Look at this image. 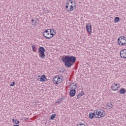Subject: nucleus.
Returning a JSON list of instances; mask_svg holds the SVG:
<instances>
[{"mask_svg":"<svg viewBox=\"0 0 126 126\" xmlns=\"http://www.w3.org/2000/svg\"><path fill=\"white\" fill-rule=\"evenodd\" d=\"M61 61L64 63L66 67H71L73 63L76 62V57L72 56L66 55L63 57Z\"/></svg>","mask_w":126,"mask_h":126,"instance_id":"f257e3e1","label":"nucleus"},{"mask_svg":"<svg viewBox=\"0 0 126 126\" xmlns=\"http://www.w3.org/2000/svg\"><path fill=\"white\" fill-rule=\"evenodd\" d=\"M117 42L119 46H125V45H126V37L124 36H120L118 38Z\"/></svg>","mask_w":126,"mask_h":126,"instance_id":"f03ea898","label":"nucleus"},{"mask_svg":"<svg viewBox=\"0 0 126 126\" xmlns=\"http://www.w3.org/2000/svg\"><path fill=\"white\" fill-rule=\"evenodd\" d=\"M95 113H96L95 117L96 119H101V118L105 117L106 115V112L104 111H100L98 109L95 110Z\"/></svg>","mask_w":126,"mask_h":126,"instance_id":"7ed1b4c3","label":"nucleus"},{"mask_svg":"<svg viewBox=\"0 0 126 126\" xmlns=\"http://www.w3.org/2000/svg\"><path fill=\"white\" fill-rule=\"evenodd\" d=\"M45 52H46V49L43 47H40L38 48L39 56L41 59H45L46 58Z\"/></svg>","mask_w":126,"mask_h":126,"instance_id":"20e7f679","label":"nucleus"},{"mask_svg":"<svg viewBox=\"0 0 126 126\" xmlns=\"http://www.w3.org/2000/svg\"><path fill=\"white\" fill-rule=\"evenodd\" d=\"M86 28L89 34H91V33H92V26L91 23L87 24L86 25Z\"/></svg>","mask_w":126,"mask_h":126,"instance_id":"39448f33","label":"nucleus"},{"mask_svg":"<svg viewBox=\"0 0 126 126\" xmlns=\"http://www.w3.org/2000/svg\"><path fill=\"white\" fill-rule=\"evenodd\" d=\"M122 59H126V49H122L120 53Z\"/></svg>","mask_w":126,"mask_h":126,"instance_id":"423d86ee","label":"nucleus"},{"mask_svg":"<svg viewBox=\"0 0 126 126\" xmlns=\"http://www.w3.org/2000/svg\"><path fill=\"white\" fill-rule=\"evenodd\" d=\"M39 78L37 80L39 81H41V82H44V81H46L47 80V78L46 77V75L43 74L41 75V76H38Z\"/></svg>","mask_w":126,"mask_h":126,"instance_id":"0eeeda50","label":"nucleus"},{"mask_svg":"<svg viewBox=\"0 0 126 126\" xmlns=\"http://www.w3.org/2000/svg\"><path fill=\"white\" fill-rule=\"evenodd\" d=\"M49 31H50V30L47 29V30H45V31L43 32V37L46 38V39H48L50 40V39L53 38V36H49V37H48V36H46V34H45L46 33H49Z\"/></svg>","mask_w":126,"mask_h":126,"instance_id":"6e6552de","label":"nucleus"},{"mask_svg":"<svg viewBox=\"0 0 126 126\" xmlns=\"http://www.w3.org/2000/svg\"><path fill=\"white\" fill-rule=\"evenodd\" d=\"M89 117L91 120H93L94 117L95 118H96V113L95 112V110L94 113L90 112L89 114Z\"/></svg>","mask_w":126,"mask_h":126,"instance_id":"1a4fd4ad","label":"nucleus"},{"mask_svg":"<svg viewBox=\"0 0 126 126\" xmlns=\"http://www.w3.org/2000/svg\"><path fill=\"white\" fill-rule=\"evenodd\" d=\"M76 93V91L74 89H70L69 92V94L71 97H74L75 96V94Z\"/></svg>","mask_w":126,"mask_h":126,"instance_id":"9d476101","label":"nucleus"},{"mask_svg":"<svg viewBox=\"0 0 126 126\" xmlns=\"http://www.w3.org/2000/svg\"><path fill=\"white\" fill-rule=\"evenodd\" d=\"M120 87V86H118V87H117V88H116V86H115V85H112L111 87V88L112 90H113V91H118Z\"/></svg>","mask_w":126,"mask_h":126,"instance_id":"9b49d317","label":"nucleus"},{"mask_svg":"<svg viewBox=\"0 0 126 126\" xmlns=\"http://www.w3.org/2000/svg\"><path fill=\"white\" fill-rule=\"evenodd\" d=\"M59 76H55L53 79V83H54V84H58V78Z\"/></svg>","mask_w":126,"mask_h":126,"instance_id":"f8f14e48","label":"nucleus"},{"mask_svg":"<svg viewBox=\"0 0 126 126\" xmlns=\"http://www.w3.org/2000/svg\"><path fill=\"white\" fill-rule=\"evenodd\" d=\"M84 95V92L83 91L81 92L78 94H77V99H80V97Z\"/></svg>","mask_w":126,"mask_h":126,"instance_id":"ddd939ff","label":"nucleus"},{"mask_svg":"<svg viewBox=\"0 0 126 126\" xmlns=\"http://www.w3.org/2000/svg\"><path fill=\"white\" fill-rule=\"evenodd\" d=\"M126 92V90L124 88H121V89L119 91V93L120 94H125Z\"/></svg>","mask_w":126,"mask_h":126,"instance_id":"4468645a","label":"nucleus"},{"mask_svg":"<svg viewBox=\"0 0 126 126\" xmlns=\"http://www.w3.org/2000/svg\"><path fill=\"white\" fill-rule=\"evenodd\" d=\"M63 82V79L62 78L58 76V80H57V84H60V83H62Z\"/></svg>","mask_w":126,"mask_h":126,"instance_id":"2eb2a0df","label":"nucleus"},{"mask_svg":"<svg viewBox=\"0 0 126 126\" xmlns=\"http://www.w3.org/2000/svg\"><path fill=\"white\" fill-rule=\"evenodd\" d=\"M12 121L16 125H19L20 122L19 121H17V120L12 119Z\"/></svg>","mask_w":126,"mask_h":126,"instance_id":"dca6fc26","label":"nucleus"},{"mask_svg":"<svg viewBox=\"0 0 126 126\" xmlns=\"http://www.w3.org/2000/svg\"><path fill=\"white\" fill-rule=\"evenodd\" d=\"M32 49L33 52H36L37 50V48H36V46L35 45L33 44L32 45Z\"/></svg>","mask_w":126,"mask_h":126,"instance_id":"f3484780","label":"nucleus"},{"mask_svg":"<svg viewBox=\"0 0 126 126\" xmlns=\"http://www.w3.org/2000/svg\"><path fill=\"white\" fill-rule=\"evenodd\" d=\"M48 30H49V32H50L49 33L50 35H52L51 37H52V38H53V37H54V36H55V34H53V32H52L53 29H48Z\"/></svg>","mask_w":126,"mask_h":126,"instance_id":"a211bd4d","label":"nucleus"},{"mask_svg":"<svg viewBox=\"0 0 126 126\" xmlns=\"http://www.w3.org/2000/svg\"><path fill=\"white\" fill-rule=\"evenodd\" d=\"M73 11V6L72 5L70 6V8L69 9H67V11H68V12H69L70 11Z\"/></svg>","mask_w":126,"mask_h":126,"instance_id":"6ab92c4d","label":"nucleus"},{"mask_svg":"<svg viewBox=\"0 0 126 126\" xmlns=\"http://www.w3.org/2000/svg\"><path fill=\"white\" fill-rule=\"evenodd\" d=\"M119 21H120V17H116L114 19L115 23H117V22H119Z\"/></svg>","mask_w":126,"mask_h":126,"instance_id":"aec40b11","label":"nucleus"},{"mask_svg":"<svg viewBox=\"0 0 126 126\" xmlns=\"http://www.w3.org/2000/svg\"><path fill=\"white\" fill-rule=\"evenodd\" d=\"M107 108H109V109H111V108H113V104L108 103L107 104Z\"/></svg>","mask_w":126,"mask_h":126,"instance_id":"412c9836","label":"nucleus"},{"mask_svg":"<svg viewBox=\"0 0 126 126\" xmlns=\"http://www.w3.org/2000/svg\"><path fill=\"white\" fill-rule=\"evenodd\" d=\"M64 99V98L62 97V98L59 99V100L56 102V103H61V102H63Z\"/></svg>","mask_w":126,"mask_h":126,"instance_id":"4be33fe9","label":"nucleus"},{"mask_svg":"<svg viewBox=\"0 0 126 126\" xmlns=\"http://www.w3.org/2000/svg\"><path fill=\"white\" fill-rule=\"evenodd\" d=\"M77 89V86H76V84H75V85H73V86L71 87V89H74V90H75V89Z\"/></svg>","mask_w":126,"mask_h":126,"instance_id":"5701e85b","label":"nucleus"},{"mask_svg":"<svg viewBox=\"0 0 126 126\" xmlns=\"http://www.w3.org/2000/svg\"><path fill=\"white\" fill-rule=\"evenodd\" d=\"M56 118V114H52L51 116L50 120H54Z\"/></svg>","mask_w":126,"mask_h":126,"instance_id":"b1692460","label":"nucleus"},{"mask_svg":"<svg viewBox=\"0 0 126 126\" xmlns=\"http://www.w3.org/2000/svg\"><path fill=\"white\" fill-rule=\"evenodd\" d=\"M14 85H15V82H13L10 84V86H14Z\"/></svg>","mask_w":126,"mask_h":126,"instance_id":"393cba45","label":"nucleus"},{"mask_svg":"<svg viewBox=\"0 0 126 126\" xmlns=\"http://www.w3.org/2000/svg\"><path fill=\"white\" fill-rule=\"evenodd\" d=\"M64 71H65V69H61L60 70V72H62V73H63V72H64Z\"/></svg>","mask_w":126,"mask_h":126,"instance_id":"a878e982","label":"nucleus"},{"mask_svg":"<svg viewBox=\"0 0 126 126\" xmlns=\"http://www.w3.org/2000/svg\"><path fill=\"white\" fill-rule=\"evenodd\" d=\"M67 2H70V3H73V1H72L71 0H67Z\"/></svg>","mask_w":126,"mask_h":126,"instance_id":"bb28decb","label":"nucleus"},{"mask_svg":"<svg viewBox=\"0 0 126 126\" xmlns=\"http://www.w3.org/2000/svg\"><path fill=\"white\" fill-rule=\"evenodd\" d=\"M37 24H38V22L35 21V22H34V23H33V24H32V25L35 26V25H37Z\"/></svg>","mask_w":126,"mask_h":126,"instance_id":"cd10ccee","label":"nucleus"},{"mask_svg":"<svg viewBox=\"0 0 126 126\" xmlns=\"http://www.w3.org/2000/svg\"><path fill=\"white\" fill-rule=\"evenodd\" d=\"M52 31H53V33L55 34V35L57 33V32H56V31H55L54 29H52Z\"/></svg>","mask_w":126,"mask_h":126,"instance_id":"c85d7f7f","label":"nucleus"},{"mask_svg":"<svg viewBox=\"0 0 126 126\" xmlns=\"http://www.w3.org/2000/svg\"><path fill=\"white\" fill-rule=\"evenodd\" d=\"M114 85H115V86H117V87L120 86V84H114Z\"/></svg>","mask_w":126,"mask_h":126,"instance_id":"c756f323","label":"nucleus"},{"mask_svg":"<svg viewBox=\"0 0 126 126\" xmlns=\"http://www.w3.org/2000/svg\"><path fill=\"white\" fill-rule=\"evenodd\" d=\"M74 7H75V8H76V3L75 2V1H74Z\"/></svg>","mask_w":126,"mask_h":126,"instance_id":"7c9ffc66","label":"nucleus"},{"mask_svg":"<svg viewBox=\"0 0 126 126\" xmlns=\"http://www.w3.org/2000/svg\"><path fill=\"white\" fill-rule=\"evenodd\" d=\"M34 21L36 22L39 21V19L35 18V19H34Z\"/></svg>","mask_w":126,"mask_h":126,"instance_id":"2f4dec72","label":"nucleus"},{"mask_svg":"<svg viewBox=\"0 0 126 126\" xmlns=\"http://www.w3.org/2000/svg\"><path fill=\"white\" fill-rule=\"evenodd\" d=\"M48 35H50V33L49 32L45 33V36H48Z\"/></svg>","mask_w":126,"mask_h":126,"instance_id":"473e14b6","label":"nucleus"},{"mask_svg":"<svg viewBox=\"0 0 126 126\" xmlns=\"http://www.w3.org/2000/svg\"><path fill=\"white\" fill-rule=\"evenodd\" d=\"M65 8H66V9H67V8H68V5H66L65 6Z\"/></svg>","mask_w":126,"mask_h":126,"instance_id":"72a5a7b5","label":"nucleus"},{"mask_svg":"<svg viewBox=\"0 0 126 126\" xmlns=\"http://www.w3.org/2000/svg\"><path fill=\"white\" fill-rule=\"evenodd\" d=\"M66 5H68L69 4V3H68V2L67 1L66 2Z\"/></svg>","mask_w":126,"mask_h":126,"instance_id":"f704fd0d","label":"nucleus"},{"mask_svg":"<svg viewBox=\"0 0 126 126\" xmlns=\"http://www.w3.org/2000/svg\"><path fill=\"white\" fill-rule=\"evenodd\" d=\"M33 22H34V20L32 19V23H33Z\"/></svg>","mask_w":126,"mask_h":126,"instance_id":"c9c22d12","label":"nucleus"},{"mask_svg":"<svg viewBox=\"0 0 126 126\" xmlns=\"http://www.w3.org/2000/svg\"><path fill=\"white\" fill-rule=\"evenodd\" d=\"M60 77H63V76H60Z\"/></svg>","mask_w":126,"mask_h":126,"instance_id":"e433bc0d","label":"nucleus"}]
</instances>
